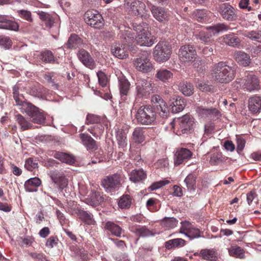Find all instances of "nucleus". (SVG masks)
<instances>
[{
    "mask_svg": "<svg viewBox=\"0 0 261 261\" xmlns=\"http://www.w3.org/2000/svg\"><path fill=\"white\" fill-rule=\"evenodd\" d=\"M211 71L213 78L221 83H229L235 76L233 68L224 62H220L214 65Z\"/></svg>",
    "mask_w": 261,
    "mask_h": 261,
    "instance_id": "f257e3e1",
    "label": "nucleus"
},
{
    "mask_svg": "<svg viewBox=\"0 0 261 261\" xmlns=\"http://www.w3.org/2000/svg\"><path fill=\"white\" fill-rule=\"evenodd\" d=\"M133 28L137 34L136 40L138 44L150 47L155 43L156 38L149 31L147 23H135L133 25Z\"/></svg>",
    "mask_w": 261,
    "mask_h": 261,
    "instance_id": "f03ea898",
    "label": "nucleus"
},
{
    "mask_svg": "<svg viewBox=\"0 0 261 261\" xmlns=\"http://www.w3.org/2000/svg\"><path fill=\"white\" fill-rule=\"evenodd\" d=\"M135 118L142 125H150L156 119V113L150 105L142 106L136 111Z\"/></svg>",
    "mask_w": 261,
    "mask_h": 261,
    "instance_id": "7ed1b4c3",
    "label": "nucleus"
},
{
    "mask_svg": "<svg viewBox=\"0 0 261 261\" xmlns=\"http://www.w3.org/2000/svg\"><path fill=\"white\" fill-rule=\"evenodd\" d=\"M122 39L124 40L123 44L116 43L111 47V52L116 57L124 59L128 57V52L126 45L129 44L133 41L134 37L132 36L130 32H126L123 35Z\"/></svg>",
    "mask_w": 261,
    "mask_h": 261,
    "instance_id": "20e7f679",
    "label": "nucleus"
},
{
    "mask_svg": "<svg viewBox=\"0 0 261 261\" xmlns=\"http://www.w3.org/2000/svg\"><path fill=\"white\" fill-rule=\"evenodd\" d=\"M171 54V46L166 42H159L153 48V56L158 62H164L168 61L170 58Z\"/></svg>",
    "mask_w": 261,
    "mask_h": 261,
    "instance_id": "39448f33",
    "label": "nucleus"
},
{
    "mask_svg": "<svg viewBox=\"0 0 261 261\" xmlns=\"http://www.w3.org/2000/svg\"><path fill=\"white\" fill-rule=\"evenodd\" d=\"M237 82L240 84L243 89L248 91H252L259 89V82L257 77L252 73L246 71L244 76L238 79Z\"/></svg>",
    "mask_w": 261,
    "mask_h": 261,
    "instance_id": "423d86ee",
    "label": "nucleus"
},
{
    "mask_svg": "<svg viewBox=\"0 0 261 261\" xmlns=\"http://www.w3.org/2000/svg\"><path fill=\"white\" fill-rule=\"evenodd\" d=\"M22 107L24 112L32 118V122L38 124H42L44 122L45 117L38 108L28 102L22 104Z\"/></svg>",
    "mask_w": 261,
    "mask_h": 261,
    "instance_id": "0eeeda50",
    "label": "nucleus"
},
{
    "mask_svg": "<svg viewBox=\"0 0 261 261\" xmlns=\"http://www.w3.org/2000/svg\"><path fill=\"white\" fill-rule=\"evenodd\" d=\"M84 19L88 24L95 29H100L104 24L102 16L96 11H87L84 15Z\"/></svg>",
    "mask_w": 261,
    "mask_h": 261,
    "instance_id": "6e6552de",
    "label": "nucleus"
},
{
    "mask_svg": "<svg viewBox=\"0 0 261 261\" xmlns=\"http://www.w3.org/2000/svg\"><path fill=\"white\" fill-rule=\"evenodd\" d=\"M136 85L137 94L139 97L149 95L153 90L152 83L145 79L137 77Z\"/></svg>",
    "mask_w": 261,
    "mask_h": 261,
    "instance_id": "1a4fd4ad",
    "label": "nucleus"
},
{
    "mask_svg": "<svg viewBox=\"0 0 261 261\" xmlns=\"http://www.w3.org/2000/svg\"><path fill=\"white\" fill-rule=\"evenodd\" d=\"M121 178V175L117 173L108 175L103 178L101 185L107 192H111L119 186Z\"/></svg>",
    "mask_w": 261,
    "mask_h": 261,
    "instance_id": "9d476101",
    "label": "nucleus"
},
{
    "mask_svg": "<svg viewBox=\"0 0 261 261\" xmlns=\"http://www.w3.org/2000/svg\"><path fill=\"white\" fill-rule=\"evenodd\" d=\"M151 102L153 105V110L156 112L162 118H165L169 114L168 107L166 102L158 95H154L151 98Z\"/></svg>",
    "mask_w": 261,
    "mask_h": 261,
    "instance_id": "9b49d317",
    "label": "nucleus"
},
{
    "mask_svg": "<svg viewBox=\"0 0 261 261\" xmlns=\"http://www.w3.org/2000/svg\"><path fill=\"white\" fill-rule=\"evenodd\" d=\"M178 124V131L179 135L188 134L190 133L194 127V119L189 115H185L181 118H178L176 121Z\"/></svg>",
    "mask_w": 261,
    "mask_h": 261,
    "instance_id": "f8f14e48",
    "label": "nucleus"
},
{
    "mask_svg": "<svg viewBox=\"0 0 261 261\" xmlns=\"http://www.w3.org/2000/svg\"><path fill=\"white\" fill-rule=\"evenodd\" d=\"M218 11L221 16L227 21H235L238 17L236 10L228 3H224L219 7Z\"/></svg>",
    "mask_w": 261,
    "mask_h": 261,
    "instance_id": "ddd939ff",
    "label": "nucleus"
},
{
    "mask_svg": "<svg viewBox=\"0 0 261 261\" xmlns=\"http://www.w3.org/2000/svg\"><path fill=\"white\" fill-rule=\"evenodd\" d=\"M136 68L142 72H148L153 68V66L150 62L148 55L146 53L143 54L140 57L137 58L134 61Z\"/></svg>",
    "mask_w": 261,
    "mask_h": 261,
    "instance_id": "4468645a",
    "label": "nucleus"
},
{
    "mask_svg": "<svg viewBox=\"0 0 261 261\" xmlns=\"http://www.w3.org/2000/svg\"><path fill=\"white\" fill-rule=\"evenodd\" d=\"M179 56L184 61L192 62L196 58V51L194 47L191 45H183L179 50Z\"/></svg>",
    "mask_w": 261,
    "mask_h": 261,
    "instance_id": "2eb2a0df",
    "label": "nucleus"
},
{
    "mask_svg": "<svg viewBox=\"0 0 261 261\" xmlns=\"http://www.w3.org/2000/svg\"><path fill=\"white\" fill-rule=\"evenodd\" d=\"M179 232L185 234L190 239L200 237V231L199 229L194 227L189 221H182Z\"/></svg>",
    "mask_w": 261,
    "mask_h": 261,
    "instance_id": "dca6fc26",
    "label": "nucleus"
},
{
    "mask_svg": "<svg viewBox=\"0 0 261 261\" xmlns=\"http://www.w3.org/2000/svg\"><path fill=\"white\" fill-rule=\"evenodd\" d=\"M196 112L199 116L203 118H208L212 120L218 119L220 116L219 111L215 108H206L200 106L196 108Z\"/></svg>",
    "mask_w": 261,
    "mask_h": 261,
    "instance_id": "f3484780",
    "label": "nucleus"
},
{
    "mask_svg": "<svg viewBox=\"0 0 261 261\" xmlns=\"http://www.w3.org/2000/svg\"><path fill=\"white\" fill-rule=\"evenodd\" d=\"M169 105L173 113L181 112L186 106L185 99L179 96L174 95L169 99Z\"/></svg>",
    "mask_w": 261,
    "mask_h": 261,
    "instance_id": "a211bd4d",
    "label": "nucleus"
},
{
    "mask_svg": "<svg viewBox=\"0 0 261 261\" xmlns=\"http://www.w3.org/2000/svg\"><path fill=\"white\" fill-rule=\"evenodd\" d=\"M151 12L154 18L160 22L168 21L169 14L164 8L153 6L150 9Z\"/></svg>",
    "mask_w": 261,
    "mask_h": 261,
    "instance_id": "6ab92c4d",
    "label": "nucleus"
},
{
    "mask_svg": "<svg viewBox=\"0 0 261 261\" xmlns=\"http://www.w3.org/2000/svg\"><path fill=\"white\" fill-rule=\"evenodd\" d=\"M79 59L87 67L93 69L95 66V63L89 53L85 49H81L77 53Z\"/></svg>",
    "mask_w": 261,
    "mask_h": 261,
    "instance_id": "aec40b11",
    "label": "nucleus"
},
{
    "mask_svg": "<svg viewBox=\"0 0 261 261\" xmlns=\"http://www.w3.org/2000/svg\"><path fill=\"white\" fill-rule=\"evenodd\" d=\"M192 155L191 151L186 148H181L177 150L174 155V163L175 166H178L187 160Z\"/></svg>",
    "mask_w": 261,
    "mask_h": 261,
    "instance_id": "412c9836",
    "label": "nucleus"
},
{
    "mask_svg": "<svg viewBox=\"0 0 261 261\" xmlns=\"http://www.w3.org/2000/svg\"><path fill=\"white\" fill-rule=\"evenodd\" d=\"M130 9L135 15L140 16L142 17L147 16V12L146 6L144 3L140 1H135L130 4Z\"/></svg>",
    "mask_w": 261,
    "mask_h": 261,
    "instance_id": "4be33fe9",
    "label": "nucleus"
},
{
    "mask_svg": "<svg viewBox=\"0 0 261 261\" xmlns=\"http://www.w3.org/2000/svg\"><path fill=\"white\" fill-rule=\"evenodd\" d=\"M82 144L90 151H93L98 148L96 141L89 135L81 134L79 135Z\"/></svg>",
    "mask_w": 261,
    "mask_h": 261,
    "instance_id": "5701e85b",
    "label": "nucleus"
},
{
    "mask_svg": "<svg viewBox=\"0 0 261 261\" xmlns=\"http://www.w3.org/2000/svg\"><path fill=\"white\" fill-rule=\"evenodd\" d=\"M234 58L236 62L243 67L249 66L251 59L250 56L243 51H237L234 53Z\"/></svg>",
    "mask_w": 261,
    "mask_h": 261,
    "instance_id": "b1692460",
    "label": "nucleus"
},
{
    "mask_svg": "<svg viewBox=\"0 0 261 261\" xmlns=\"http://www.w3.org/2000/svg\"><path fill=\"white\" fill-rule=\"evenodd\" d=\"M50 177L53 181L59 185V188L63 189L66 187L68 184V180L62 174L55 171L50 173Z\"/></svg>",
    "mask_w": 261,
    "mask_h": 261,
    "instance_id": "393cba45",
    "label": "nucleus"
},
{
    "mask_svg": "<svg viewBox=\"0 0 261 261\" xmlns=\"http://www.w3.org/2000/svg\"><path fill=\"white\" fill-rule=\"evenodd\" d=\"M248 108L249 110L253 113H257L261 110V97L253 96L248 100Z\"/></svg>",
    "mask_w": 261,
    "mask_h": 261,
    "instance_id": "a878e982",
    "label": "nucleus"
},
{
    "mask_svg": "<svg viewBox=\"0 0 261 261\" xmlns=\"http://www.w3.org/2000/svg\"><path fill=\"white\" fill-rule=\"evenodd\" d=\"M129 176L131 181L137 183L144 180L146 178L147 175L142 169H140L133 170Z\"/></svg>",
    "mask_w": 261,
    "mask_h": 261,
    "instance_id": "bb28decb",
    "label": "nucleus"
},
{
    "mask_svg": "<svg viewBox=\"0 0 261 261\" xmlns=\"http://www.w3.org/2000/svg\"><path fill=\"white\" fill-rule=\"evenodd\" d=\"M41 181L38 177H32L28 179L24 183L25 189L28 192H36L37 188L41 185Z\"/></svg>",
    "mask_w": 261,
    "mask_h": 261,
    "instance_id": "cd10ccee",
    "label": "nucleus"
},
{
    "mask_svg": "<svg viewBox=\"0 0 261 261\" xmlns=\"http://www.w3.org/2000/svg\"><path fill=\"white\" fill-rule=\"evenodd\" d=\"M178 89L186 96H191L194 92V88L193 84L187 81L180 82L178 85Z\"/></svg>",
    "mask_w": 261,
    "mask_h": 261,
    "instance_id": "c85d7f7f",
    "label": "nucleus"
},
{
    "mask_svg": "<svg viewBox=\"0 0 261 261\" xmlns=\"http://www.w3.org/2000/svg\"><path fill=\"white\" fill-rule=\"evenodd\" d=\"M199 255L203 259L214 261L217 259L218 254L214 249H203L200 250Z\"/></svg>",
    "mask_w": 261,
    "mask_h": 261,
    "instance_id": "c756f323",
    "label": "nucleus"
},
{
    "mask_svg": "<svg viewBox=\"0 0 261 261\" xmlns=\"http://www.w3.org/2000/svg\"><path fill=\"white\" fill-rule=\"evenodd\" d=\"M224 42L230 46L237 47L240 44L241 40L238 36L233 33L225 35L223 36Z\"/></svg>",
    "mask_w": 261,
    "mask_h": 261,
    "instance_id": "7c9ffc66",
    "label": "nucleus"
},
{
    "mask_svg": "<svg viewBox=\"0 0 261 261\" xmlns=\"http://www.w3.org/2000/svg\"><path fill=\"white\" fill-rule=\"evenodd\" d=\"M119 88L121 96H125L127 94L129 88L130 83L123 76L118 77Z\"/></svg>",
    "mask_w": 261,
    "mask_h": 261,
    "instance_id": "2f4dec72",
    "label": "nucleus"
},
{
    "mask_svg": "<svg viewBox=\"0 0 261 261\" xmlns=\"http://www.w3.org/2000/svg\"><path fill=\"white\" fill-rule=\"evenodd\" d=\"M186 241L181 238L170 240L165 242V247L168 249L181 248L185 246Z\"/></svg>",
    "mask_w": 261,
    "mask_h": 261,
    "instance_id": "473e14b6",
    "label": "nucleus"
},
{
    "mask_svg": "<svg viewBox=\"0 0 261 261\" xmlns=\"http://www.w3.org/2000/svg\"><path fill=\"white\" fill-rule=\"evenodd\" d=\"M76 213L79 218L85 223L88 225L94 224L95 221L93 215L91 213H89L88 212L81 209L78 210Z\"/></svg>",
    "mask_w": 261,
    "mask_h": 261,
    "instance_id": "72a5a7b5",
    "label": "nucleus"
},
{
    "mask_svg": "<svg viewBox=\"0 0 261 261\" xmlns=\"http://www.w3.org/2000/svg\"><path fill=\"white\" fill-rule=\"evenodd\" d=\"M54 156L61 161L69 165H72L74 163L75 159L74 157L69 154L62 152H56Z\"/></svg>",
    "mask_w": 261,
    "mask_h": 261,
    "instance_id": "f704fd0d",
    "label": "nucleus"
},
{
    "mask_svg": "<svg viewBox=\"0 0 261 261\" xmlns=\"http://www.w3.org/2000/svg\"><path fill=\"white\" fill-rule=\"evenodd\" d=\"M105 228L110 231L112 234L117 237H121L122 229L117 224L112 222L108 221L106 224Z\"/></svg>",
    "mask_w": 261,
    "mask_h": 261,
    "instance_id": "c9c22d12",
    "label": "nucleus"
},
{
    "mask_svg": "<svg viewBox=\"0 0 261 261\" xmlns=\"http://www.w3.org/2000/svg\"><path fill=\"white\" fill-rule=\"evenodd\" d=\"M155 76L159 80L166 82L172 77L173 74L170 71L167 69H161L157 71Z\"/></svg>",
    "mask_w": 261,
    "mask_h": 261,
    "instance_id": "e433bc0d",
    "label": "nucleus"
},
{
    "mask_svg": "<svg viewBox=\"0 0 261 261\" xmlns=\"http://www.w3.org/2000/svg\"><path fill=\"white\" fill-rule=\"evenodd\" d=\"M37 13L40 19L45 22L46 27L50 28L53 26L54 19L49 14L41 11H38Z\"/></svg>",
    "mask_w": 261,
    "mask_h": 261,
    "instance_id": "4c0bfd02",
    "label": "nucleus"
},
{
    "mask_svg": "<svg viewBox=\"0 0 261 261\" xmlns=\"http://www.w3.org/2000/svg\"><path fill=\"white\" fill-rule=\"evenodd\" d=\"M132 136L135 142L141 143L145 139L144 130L142 127H137L134 129Z\"/></svg>",
    "mask_w": 261,
    "mask_h": 261,
    "instance_id": "58836bf2",
    "label": "nucleus"
},
{
    "mask_svg": "<svg viewBox=\"0 0 261 261\" xmlns=\"http://www.w3.org/2000/svg\"><path fill=\"white\" fill-rule=\"evenodd\" d=\"M208 13L205 10H196L193 13V17L199 22H205L209 20Z\"/></svg>",
    "mask_w": 261,
    "mask_h": 261,
    "instance_id": "ea45409f",
    "label": "nucleus"
},
{
    "mask_svg": "<svg viewBox=\"0 0 261 261\" xmlns=\"http://www.w3.org/2000/svg\"><path fill=\"white\" fill-rule=\"evenodd\" d=\"M16 120L20 125L21 130H25L31 128L32 124L20 114L15 116Z\"/></svg>",
    "mask_w": 261,
    "mask_h": 261,
    "instance_id": "a19ab883",
    "label": "nucleus"
},
{
    "mask_svg": "<svg viewBox=\"0 0 261 261\" xmlns=\"http://www.w3.org/2000/svg\"><path fill=\"white\" fill-rule=\"evenodd\" d=\"M82 43V39L76 35L72 34L66 44L69 48H76Z\"/></svg>",
    "mask_w": 261,
    "mask_h": 261,
    "instance_id": "79ce46f5",
    "label": "nucleus"
},
{
    "mask_svg": "<svg viewBox=\"0 0 261 261\" xmlns=\"http://www.w3.org/2000/svg\"><path fill=\"white\" fill-rule=\"evenodd\" d=\"M116 139L119 147L124 148L127 145L126 134L123 129H119L116 132Z\"/></svg>",
    "mask_w": 261,
    "mask_h": 261,
    "instance_id": "37998d69",
    "label": "nucleus"
},
{
    "mask_svg": "<svg viewBox=\"0 0 261 261\" xmlns=\"http://www.w3.org/2000/svg\"><path fill=\"white\" fill-rule=\"evenodd\" d=\"M194 36L197 39H199L202 42L206 44L211 42L213 34L208 31H201L198 34H195Z\"/></svg>",
    "mask_w": 261,
    "mask_h": 261,
    "instance_id": "c03bdc74",
    "label": "nucleus"
},
{
    "mask_svg": "<svg viewBox=\"0 0 261 261\" xmlns=\"http://www.w3.org/2000/svg\"><path fill=\"white\" fill-rule=\"evenodd\" d=\"M208 32H211L213 36L222 31H226L229 29V27L224 23H218L207 28Z\"/></svg>",
    "mask_w": 261,
    "mask_h": 261,
    "instance_id": "a18cd8bd",
    "label": "nucleus"
},
{
    "mask_svg": "<svg viewBox=\"0 0 261 261\" xmlns=\"http://www.w3.org/2000/svg\"><path fill=\"white\" fill-rule=\"evenodd\" d=\"M18 28L19 25L16 21L7 18L4 23L0 24V29L17 31L18 30Z\"/></svg>",
    "mask_w": 261,
    "mask_h": 261,
    "instance_id": "49530a36",
    "label": "nucleus"
},
{
    "mask_svg": "<svg viewBox=\"0 0 261 261\" xmlns=\"http://www.w3.org/2000/svg\"><path fill=\"white\" fill-rule=\"evenodd\" d=\"M178 220L173 217H165L161 221V225L165 227L172 228L176 226Z\"/></svg>",
    "mask_w": 261,
    "mask_h": 261,
    "instance_id": "de8ad7c7",
    "label": "nucleus"
},
{
    "mask_svg": "<svg viewBox=\"0 0 261 261\" xmlns=\"http://www.w3.org/2000/svg\"><path fill=\"white\" fill-rule=\"evenodd\" d=\"M136 235L140 237H146L151 236V232L145 227L139 226L131 230Z\"/></svg>",
    "mask_w": 261,
    "mask_h": 261,
    "instance_id": "09e8293b",
    "label": "nucleus"
},
{
    "mask_svg": "<svg viewBox=\"0 0 261 261\" xmlns=\"http://www.w3.org/2000/svg\"><path fill=\"white\" fill-rule=\"evenodd\" d=\"M196 176L193 174H189L185 178L184 182L188 190H194L195 189Z\"/></svg>",
    "mask_w": 261,
    "mask_h": 261,
    "instance_id": "8fccbe9b",
    "label": "nucleus"
},
{
    "mask_svg": "<svg viewBox=\"0 0 261 261\" xmlns=\"http://www.w3.org/2000/svg\"><path fill=\"white\" fill-rule=\"evenodd\" d=\"M228 252L230 255L236 257L243 258L244 257V250L237 246L231 247L229 249Z\"/></svg>",
    "mask_w": 261,
    "mask_h": 261,
    "instance_id": "3c124183",
    "label": "nucleus"
},
{
    "mask_svg": "<svg viewBox=\"0 0 261 261\" xmlns=\"http://www.w3.org/2000/svg\"><path fill=\"white\" fill-rule=\"evenodd\" d=\"M245 36L252 41L261 43V30H260L250 31L245 34Z\"/></svg>",
    "mask_w": 261,
    "mask_h": 261,
    "instance_id": "603ef678",
    "label": "nucleus"
},
{
    "mask_svg": "<svg viewBox=\"0 0 261 261\" xmlns=\"http://www.w3.org/2000/svg\"><path fill=\"white\" fill-rule=\"evenodd\" d=\"M132 203V199L128 195L122 196L119 199L118 205L121 208L129 207Z\"/></svg>",
    "mask_w": 261,
    "mask_h": 261,
    "instance_id": "864d4df0",
    "label": "nucleus"
},
{
    "mask_svg": "<svg viewBox=\"0 0 261 261\" xmlns=\"http://www.w3.org/2000/svg\"><path fill=\"white\" fill-rule=\"evenodd\" d=\"M90 199V204L93 206H96L102 202L104 200V198L100 195V193L94 192L91 194Z\"/></svg>",
    "mask_w": 261,
    "mask_h": 261,
    "instance_id": "5fc2aeb1",
    "label": "nucleus"
},
{
    "mask_svg": "<svg viewBox=\"0 0 261 261\" xmlns=\"http://www.w3.org/2000/svg\"><path fill=\"white\" fill-rule=\"evenodd\" d=\"M40 59L45 63H51L55 61V57L53 53L50 50H46L42 52L40 55Z\"/></svg>",
    "mask_w": 261,
    "mask_h": 261,
    "instance_id": "6e6d98bb",
    "label": "nucleus"
},
{
    "mask_svg": "<svg viewBox=\"0 0 261 261\" xmlns=\"http://www.w3.org/2000/svg\"><path fill=\"white\" fill-rule=\"evenodd\" d=\"M225 158L221 153H215L213 154L210 158V163L211 165L215 166L224 162Z\"/></svg>",
    "mask_w": 261,
    "mask_h": 261,
    "instance_id": "4d7b16f0",
    "label": "nucleus"
},
{
    "mask_svg": "<svg viewBox=\"0 0 261 261\" xmlns=\"http://www.w3.org/2000/svg\"><path fill=\"white\" fill-rule=\"evenodd\" d=\"M12 44L10 38L6 36H0V46L5 49H9Z\"/></svg>",
    "mask_w": 261,
    "mask_h": 261,
    "instance_id": "13d9d810",
    "label": "nucleus"
},
{
    "mask_svg": "<svg viewBox=\"0 0 261 261\" xmlns=\"http://www.w3.org/2000/svg\"><path fill=\"white\" fill-rule=\"evenodd\" d=\"M24 166L28 170L32 171L38 167V163L36 160L29 158L25 161Z\"/></svg>",
    "mask_w": 261,
    "mask_h": 261,
    "instance_id": "bf43d9fd",
    "label": "nucleus"
},
{
    "mask_svg": "<svg viewBox=\"0 0 261 261\" xmlns=\"http://www.w3.org/2000/svg\"><path fill=\"white\" fill-rule=\"evenodd\" d=\"M169 183V181L168 180H160L153 183L148 188V189H150L151 191H154L162 188V187L168 184Z\"/></svg>",
    "mask_w": 261,
    "mask_h": 261,
    "instance_id": "052dcab7",
    "label": "nucleus"
},
{
    "mask_svg": "<svg viewBox=\"0 0 261 261\" xmlns=\"http://www.w3.org/2000/svg\"><path fill=\"white\" fill-rule=\"evenodd\" d=\"M197 87L202 92H210L212 90V86L208 85L202 81L197 83Z\"/></svg>",
    "mask_w": 261,
    "mask_h": 261,
    "instance_id": "680f3d73",
    "label": "nucleus"
},
{
    "mask_svg": "<svg viewBox=\"0 0 261 261\" xmlns=\"http://www.w3.org/2000/svg\"><path fill=\"white\" fill-rule=\"evenodd\" d=\"M100 121V118L94 114H88L86 118L87 124L97 123Z\"/></svg>",
    "mask_w": 261,
    "mask_h": 261,
    "instance_id": "e2e57ef3",
    "label": "nucleus"
},
{
    "mask_svg": "<svg viewBox=\"0 0 261 261\" xmlns=\"http://www.w3.org/2000/svg\"><path fill=\"white\" fill-rule=\"evenodd\" d=\"M18 13L20 17L25 19L29 21L33 20L31 13L30 11L24 10H21L18 11Z\"/></svg>",
    "mask_w": 261,
    "mask_h": 261,
    "instance_id": "0e129e2a",
    "label": "nucleus"
},
{
    "mask_svg": "<svg viewBox=\"0 0 261 261\" xmlns=\"http://www.w3.org/2000/svg\"><path fill=\"white\" fill-rule=\"evenodd\" d=\"M97 75L99 84L102 87L106 86L107 83V79L105 74L103 72L99 71L97 73Z\"/></svg>",
    "mask_w": 261,
    "mask_h": 261,
    "instance_id": "69168bd1",
    "label": "nucleus"
},
{
    "mask_svg": "<svg viewBox=\"0 0 261 261\" xmlns=\"http://www.w3.org/2000/svg\"><path fill=\"white\" fill-rule=\"evenodd\" d=\"M250 4L249 0H240L239 2V7L241 9H247L248 11L253 9L252 6H249Z\"/></svg>",
    "mask_w": 261,
    "mask_h": 261,
    "instance_id": "338daca9",
    "label": "nucleus"
},
{
    "mask_svg": "<svg viewBox=\"0 0 261 261\" xmlns=\"http://www.w3.org/2000/svg\"><path fill=\"white\" fill-rule=\"evenodd\" d=\"M237 150L238 151H242L244 149L245 145V141L242 138H238L237 140Z\"/></svg>",
    "mask_w": 261,
    "mask_h": 261,
    "instance_id": "774afa93",
    "label": "nucleus"
}]
</instances>
